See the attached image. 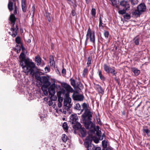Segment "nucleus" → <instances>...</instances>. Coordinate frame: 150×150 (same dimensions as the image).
I'll use <instances>...</instances> for the list:
<instances>
[{
  "mask_svg": "<svg viewBox=\"0 0 150 150\" xmlns=\"http://www.w3.org/2000/svg\"><path fill=\"white\" fill-rule=\"evenodd\" d=\"M20 65L26 75L29 74L32 76L34 75L35 73L34 69L35 65L33 62L27 59H24V61L23 59L20 62Z\"/></svg>",
  "mask_w": 150,
  "mask_h": 150,
  "instance_id": "obj_1",
  "label": "nucleus"
},
{
  "mask_svg": "<svg viewBox=\"0 0 150 150\" xmlns=\"http://www.w3.org/2000/svg\"><path fill=\"white\" fill-rule=\"evenodd\" d=\"M86 39L85 42V45H86L87 42L89 38H90L91 42L93 43L94 45L95 44V34L94 31H91L90 27L88 29L87 34L86 35Z\"/></svg>",
  "mask_w": 150,
  "mask_h": 150,
  "instance_id": "obj_2",
  "label": "nucleus"
},
{
  "mask_svg": "<svg viewBox=\"0 0 150 150\" xmlns=\"http://www.w3.org/2000/svg\"><path fill=\"white\" fill-rule=\"evenodd\" d=\"M10 19L12 24L11 30L12 31L13 33L11 34V35L13 37H15L17 35L18 31L16 30V28L14 27L16 19L15 16L13 14H12L10 15Z\"/></svg>",
  "mask_w": 150,
  "mask_h": 150,
  "instance_id": "obj_3",
  "label": "nucleus"
},
{
  "mask_svg": "<svg viewBox=\"0 0 150 150\" xmlns=\"http://www.w3.org/2000/svg\"><path fill=\"white\" fill-rule=\"evenodd\" d=\"M62 86L65 88L67 91V93L64 94V96L65 97V99H68L71 98L69 97L70 92H72L74 91L73 89L68 84L63 83L62 84Z\"/></svg>",
  "mask_w": 150,
  "mask_h": 150,
  "instance_id": "obj_4",
  "label": "nucleus"
},
{
  "mask_svg": "<svg viewBox=\"0 0 150 150\" xmlns=\"http://www.w3.org/2000/svg\"><path fill=\"white\" fill-rule=\"evenodd\" d=\"M71 98H68V99H65L64 102V108L65 110H66L68 113L69 114L71 113L70 112L69 110L70 109L71 107L72 104L71 103Z\"/></svg>",
  "mask_w": 150,
  "mask_h": 150,
  "instance_id": "obj_5",
  "label": "nucleus"
},
{
  "mask_svg": "<svg viewBox=\"0 0 150 150\" xmlns=\"http://www.w3.org/2000/svg\"><path fill=\"white\" fill-rule=\"evenodd\" d=\"M83 120H91L92 113L90 110H86L82 116Z\"/></svg>",
  "mask_w": 150,
  "mask_h": 150,
  "instance_id": "obj_6",
  "label": "nucleus"
},
{
  "mask_svg": "<svg viewBox=\"0 0 150 150\" xmlns=\"http://www.w3.org/2000/svg\"><path fill=\"white\" fill-rule=\"evenodd\" d=\"M120 5L125 10H129L130 5L129 3L127 1L122 0L120 2Z\"/></svg>",
  "mask_w": 150,
  "mask_h": 150,
  "instance_id": "obj_7",
  "label": "nucleus"
},
{
  "mask_svg": "<svg viewBox=\"0 0 150 150\" xmlns=\"http://www.w3.org/2000/svg\"><path fill=\"white\" fill-rule=\"evenodd\" d=\"M72 97L74 100L82 101L83 100V97L82 95H79L74 93L72 95Z\"/></svg>",
  "mask_w": 150,
  "mask_h": 150,
  "instance_id": "obj_8",
  "label": "nucleus"
},
{
  "mask_svg": "<svg viewBox=\"0 0 150 150\" xmlns=\"http://www.w3.org/2000/svg\"><path fill=\"white\" fill-rule=\"evenodd\" d=\"M56 85L54 83L51 85L48 88L49 93L52 96L54 95L55 93V88Z\"/></svg>",
  "mask_w": 150,
  "mask_h": 150,
  "instance_id": "obj_9",
  "label": "nucleus"
},
{
  "mask_svg": "<svg viewBox=\"0 0 150 150\" xmlns=\"http://www.w3.org/2000/svg\"><path fill=\"white\" fill-rule=\"evenodd\" d=\"M41 81L43 83V84H47L48 85H50V82L48 81L49 78L48 77L43 76L41 77L40 78Z\"/></svg>",
  "mask_w": 150,
  "mask_h": 150,
  "instance_id": "obj_10",
  "label": "nucleus"
},
{
  "mask_svg": "<svg viewBox=\"0 0 150 150\" xmlns=\"http://www.w3.org/2000/svg\"><path fill=\"white\" fill-rule=\"evenodd\" d=\"M90 137L87 136L86 138V141L84 142V145L88 149V146H90L89 144H91V142H92V140L93 139L91 137Z\"/></svg>",
  "mask_w": 150,
  "mask_h": 150,
  "instance_id": "obj_11",
  "label": "nucleus"
},
{
  "mask_svg": "<svg viewBox=\"0 0 150 150\" xmlns=\"http://www.w3.org/2000/svg\"><path fill=\"white\" fill-rule=\"evenodd\" d=\"M70 121L72 124H73L76 123L78 117L76 115L72 114L70 116Z\"/></svg>",
  "mask_w": 150,
  "mask_h": 150,
  "instance_id": "obj_12",
  "label": "nucleus"
},
{
  "mask_svg": "<svg viewBox=\"0 0 150 150\" xmlns=\"http://www.w3.org/2000/svg\"><path fill=\"white\" fill-rule=\"evenodd\" d=\"M91 120H83L84 121V123L86 129H89L91 123Z\"/></svg>",
  "mask_w": 150,
  "mask_h": 150,
  "instance_id": "obj_13",
  "label": "nucleus"
},
{
  "mask_svg": "<svg viewBox=\"0 0 150 150\" xmlns=\"http://www.w3.org/2000/svg\"><path fill=\"white\" fill-rule=\"evenodd\" d=\"M146 7L144 4H141L137 7V9L141 12L144 11Z\"/></svg>",
  "mask_w": 150,
  "mask_h": 150,
  "instance_id": "obj_14",
  "label": "nucleus"
},
{
  "mask_svg": "<svg viewBox=\"0 0 150 150\" xmlns=\"http://www.w3.org/2000/svg\"><path fill=\"white\" fill-rule=\"evenodd\" d=\"M66 91L64 88H62L61 90L57 92V95L58 98L63 97V95L65 93Z\"/></svg>",
  "mask_w": 150,
  "mask_h": 150,
  "instance_id": "obj_15",
  "label": "nucleus"
},
{
  "mask_svg": "<svg viewBox=\"0 0 150 150\" xmlns=\"http://www.w3.org/2000/svg\"><path fill=\"white\" fill-rule=\"evenodd\" d=\"M35 62L37 65L38 66L40 65L42 62V59L39 55H37L35 57Z\"/></svg>",
  "mask_w": 150,
  "mask_h": 150,
  "instance_id": "obj_16",
  "label": "nucleus"
},
{
  "mask_svg": "<svg viewBox=\"0 0 150 150\" xmlns=\"http://www.w3.org/2000/svg\"><path fill=\"white\" fill-rule=\"evenodd\" d=\"M21 6L23 11L25 12L26 11V0H21Z\"/></svg>",
  "mask_w": 150,
  "mask_h": 150,
  "instance_id": "obj_17",
  "label": "nucleus"
},
{
  "mask_svg": "<svg viewBox=\"0 0 150 150\" xmlns=\"http://www.w3.org/2000/svg\"><path fill=\"white\" fill-rule=\"evenodd\" d=\"M103 68L105 71L108 73H110V72L112 69V68L110 67L106 64H104Z\"/></svg>",
  "mask_w": 150,
  "mask_h": 150,
  "instance_id": "obj_18",
  "label": "nucleus"
},
{
  "mask_svg": "<svg viewBox=\"0 0 150 150\" xmlns=\"http://www.w3.org/2000/svg\"><path fill=\"white\" fill-rule=\"evenodd\" d=\"M95 88L99 93H101L102 94L104 93V91L103 89L99 85H96Z\"/></svg>",
  "mask_w": 150,
  "mask_h": 150,
  "instance_id": "obj_19",
  "label": "nucleus"
},
{
  "mask_svg": "<svg viewBox=\"0 0 150 150\" xmlns=\"http://www.w3.org/2000/svg\"><path fill=\"white\" fill-rule=\"evenodd\" d=\"M8 8L10 11H12L13 8V3L12 2L11 0H8Z\"/></svg>",
  "mask_w": 150,
  "mask_h": 150,
  "instance_id": "obj_20",
  "label": "nucleus"
},
{
  "mask_svg": "<svg viewBox=\"0 0 150 150\" xmlns=\"http://www.w3.org/2000/svg\"><path fill=\"white\" fill-rule=\"evenodd\" d=\"M111 2L112 5L114 6L115 7L117 8H119V6L118 5L119 4L118 0H112Z\"/></svg>",
  "mask_w": 150,
  "mask_h": 150,
  "instance_id": "obj_21",
  "label": "nucleus"
},
{
  "mask_svg": "<svg viewBox=\"0 0 150 150\" xmlns=\"http://www.w3.org/2000/svg\"><path fill=\"white\" fill-rule=\"evenodd\" d=\"M83 109L81 110L80 113H78L79 114H80L83 111V110L85 111L86 110H89L88 109V105L86 103H83L82 105Z\"/></svg>",
  "mask_w": 150,
  "mask_h": 150,
  "instance_id": "obj_22",
  "label": "nucleus"
},
{
  "mask_svg": "<svg viewBox=\"0 0 150 150\" xmlns=\"http://www.w3.org/2000/svg\"><path fill=\"white\" fill-rule=\"evenodd\" d=\"M80 132L83 137H85L86 134V130L84 128H81V129Z\"/></svg>",
  "mask_w": 150,
  "mask_h": 150,
  "instance_id": "obj_23",
  "label": "nucleus"
},
{
  "mask_svg": "<svg viewBox=\"0 0 150 150\" xmlns=\"http://www.w3.org/2000/svg\"><path fill=\"white\" fill-rule=\"evenodd\" d=\"M142 12L139 11L137 9V10H135L133 13V14L137 16H139L142 13Z\"/></svg>",
  "mask_w": 150,
  "mask_h": 150,
  "instance_id": "obj_24",
  "label": "nucleus"
},
{
  "mask_svg": "<svg viewBox=\"0 0 150 150\" xmlns=\"http://www.w3.org/2000/svg\"><path fill=\"white\" fill-rule=\"evenodd\" d=\"M50 85H48L47 84H43L41 87L42 90L44 92L45 91H46L47 89V87Z\"/></svg>",
  "mask_w": 150,
  "mask_h": 150,
  "instance_id": "obj_25",
  "label": "nucleus"
},
{
  "mask_svg": "<svg viewBox=\"0 0 150 150\" xmlns=\"http://www.w3.org/2000/svg\"><path fill=\"white\" fill-rule=\"evenodd\" d=\"M132 71L134 73L135 75L136 76H138L140 73V70L137 69L136 68H133L132 69Z\"/></svg>",
  "mask_w": 150,
  "mask_h": 150,
  "instance_id": "obj_26",
  "label": "nucleus"
},
{
  "mask_svg": "<svg viewBox=\"0 0 150 150\" xmlns=\"http://www.w3.org/2000/svg\"><path fill=\"white\" fill-rule=\"evenodd\" d=\"M62 127L63 128L64 130L65 131V132H66L68 130L69 127L66 122H64L63 124Z\"/></svg>",
  "mask_w": 150,
  "mask_h": 150,
  "instance_id": "obj_27",
  "label": "nucleus"
},
{
  "mask_svg": "<svg viewBox=\"0 0 150 150\" xmlns=\"http://www.w3.org/2000/svg\"><path fill=\"white\" fill-rule=\"evenodd\" d=\"M139 36H137L134 38V41L136 45H139Z\"/></svg>",
  "mask_w": 150,
  "mask_h": 150,
  "instance_id": "obj_28",
  "label": "nucleus"
},
{
  "mask_svg": "<svg viewBox=\"0 0 150 150\" xmlns=\"http://www.w3.org/2000/svg\"><path fill=\"white\" fill-rule=\"evenodd\" d=\"M98 75L100 79L103 80L104 81L105 79V78L104 76L102 75L101 71L100 70H98Z\"/></svg>",
  "mask_w": 150,
  "mask_h": 150,
  "instance_id": "obj_29",
  "label": "nucleus"
},
{
  "mask_svg": "<svg viewBox=\"0 0 150 150\" xmlns=\"http://www.w3.org/2000/svg\"><path fill=\"white\" fill-rule=\"evenodd\" d=\"M13 1L14 2V14H16L17 13V7L16 6V2L17 1L18 3V0H13Z\"/></svg>",
  "mask_w": 150,
  "mask_h": 150,
  "instance_id": "obj_30",
  "label": "nucleus"
},
{
  "mask_svg": "<svg viewBox=\"0 0 150 150\" xmlns=\"http://www.w3.org/2000/svg\"><path fill=\"white\" fill-rule=\"evenodd\" d=\"M95 146L94 145L91 144H90V146L88 147V150H94L95 149Z\"/></svg>",
  "mask_w": 150,
  "mask_h": 150,
  "instance_id": "obj_31",
  "label": "nucleus"
},
{
  "mask_svg": "<svg viewBox=\"0 0 150 150\" xmlns=\"http://www.w3.org/2000/svg\"><path fill=\"white\" fill-rule=\"evenodd\" d=\"M88 73V69L85 68L83 70L82 76L83 77H85L86 75H87Z\"/></svg>",
  "mask_w": 150,
  "mask_h": 150,
  "instance_id": "obj_32",
  "label": "nucleus"
},
{
  "mask_svg": "<svg viewBox=\"0 0 150 150\" xmlns=\"http://www.w3.org/2000/svg\"><path fill=\"white\" fill-rule=\"evenodd\" d=\"M62 139L63 142L65 143L67 140V137L65 134H63L62 135Z\"/></svg>",
  "mask_w": 150,
  "mask_h": 150,
  "instance_id": "obj_33",
  "label": "nucleus"
},
{
  "mask_svg": "<svg viewBox=\"0 0 150 150\" xmlns=\"http://www.w3.org/2000/svg\"><path fill=\"white\" fill-rule=\"evenodd\" d=\"M102 146L103 148H105L107 147V142L106 141L104 140L102 142Z\"/></svg>",
  "mask_w": 150,
  "mask_h": 150,
  "instance_id": "obj_34",
  "label": "nucleus"
},
{
  "mask_svg": "<svg viewBox=\"0 0 150 150\" xmlns=\"http://www.w3.org/2000/svg\"><path fill=\"white\" fill-rule=\"evenodd\" d=\"M124 8L123 9L120 10L118 11V13L120 14L123 15L125 14L126 12V10Z\"/></svg>",
  "mask_w": 150,
  "mask_h": 150,
  "instance_id": "obj_35",
  "label": "nucleus"
},
{
  "mask_svg": "<svg viewBox=\"0 0 150 150\" xmlns=\"http://www.w3.org/2000/svg\"><path fill=\"white\" fill-rule=\"evenodd\" d=\"M71 85L74 87H75L76 86V83L74 79H71Z\"/></svg>",
  "mask_w": 150,
  "mask_h": 150,
  "instance_id": "obj_36",
  "label": "nucleus"
},
{
  "mask_svg": "<svg viewBox=\"0 0 150 150\" xmlns=\"http://www.w3.org/2000/svg\"><path fill=\"white\" fill-rule=\"evenodd\" d=\"M75 108L77 110H81V107L79 103H77L76 104Z\"/></svg>",
  "mask_w": 150,
  "mask_h": 150,
  "instance_id": "obj_37",
  "label": "nucleus"
},
{
  "mask_svg": "<svg viewBox=\"0 0 150 150\" xmlns=\"http://www.w3.org/2000/svg\"><path fill=\"white\" fill-rule=\"evenodd\" d=\"M15 41L16 43L19 44L21 43V39L19 37H17L15 39Z\"/></svg>",
  "mask_w": 150,
  "mask_h": 150,
  "instance_id": "obj_38",
  "label": "nucleus"
},
{
  "mask_svg": "<svg viewBox=\"0 0 150 150\" xmlns=\"http://www.w3.org/2000/svg\"><path fill=\"white\" fill-rule=\"evenodd\" d=\"M92 60L91 57H88V61L87 64L88 65V66L91 64V61Z\"/></svg>",
  "mask_w": 150,
  "mask_h": 150,
  "instance_id": "obj_39",
  "label": "nucleus"
},
{
  "mask_svg": "<svg viewBox=\"0 0 150 150\" xmlns=\"http://www.w3.org/2000/svg\"><path fill=\"white\" fill-rule=\"evenodd\" d=\"M81 127V124L79 123H77L76 125H74V128L76 129H78L80 128Z\"/></svg>",
  "mask_w": 150,
  "mask_h": 150,
  "instance_id": "obj_40",
  "label": "nucleus"
},
{
  "mask_svg": "<svg viewBox=\"0 0 150 150\" xmlns=\"http://www.w3.org/2000/svg\"><path fill=\"white\" fill-rule=\"evenodd\" d=\"M88 137H90V138L91 137H92L93 138L92 140H93L94 142L96 143H98L99 142V140L98 139H96V138H94V137L92 136H89Z\"/></svg>",
  "mask_w": 150,
  "mask_h": 150,
  "instance_id": "obj_41",
  "label": "nucleus"
},
{
  "mask_svg": "<svg viewBox=\"0 0 150 150\" xmlns=\"http://www.w3.org/2000/svg\"><path fill=\"white\" fill-rule=\"evenodd\" d=\"M110 73H111L113 75L116 76L117 72L115 71V70L114 69H112L111 71L110 72Z\"/></svg>",
  "mask_w": 150,
  "mask_h": 150,
  "instance_id": "obj_42",
  "label": "nucleus"
},
{
  "mask_svg": "<svg viewBox=\"0 0 150 150\" xmlns=\"http://www.w3.org/2000/svg\"><path fill=\"white\" fill-rule=\"evenodd\" d=\"M91 14L92 15L94 16L96 14V11L95 9L93 8L91 11Z\"/></svg>",
  "mask_w": 150,
  "mask_h": 150,
  "instance_id": "obj_43",
  "label": "nucleus"
},
{
  "mask_svg": "<svg viewBox=\"0 0 150 150\" xmlns=\"http://www.w3.org/2000/svg\"><path fill=\"white\" fill-rule=\"evenodd\" d=\"M104 35L106 38H108L109 35V32L107 31H105Z\"/></svg>",
  "mask_w": 150,
  "mask_h": 150,
  "instance_id": "obj_44",
  "label": "nucleus"
},
{
  "mask_svg": "<svg viewBox=\"0 0 150 150\" xmlns=\"http://www.w3.org/2000/svg\"><path fill=\"white\" fill-rule=\"evenodd\" d=\"M132 4L135 5L138 3V0H130Z\"/></svg>",
  "mask_w": 150,
  "mask_h": 150,
  "instance_id": "obj_45",
  "label": "nucleus"
},
{
  "mask_svg": "<svg viewBox=\"0 0 150 150\" xmlns=\"http://www.w3.org/2000/svg\"><path fill=\"white\" fill-rule=\"evenodd\" d=\"M124 17L125 19L129 20L130 19V16L129 14L127 13L124 16Z\"/></svg>",
  "mask_w": 150,
  "mask_h": 150,
  "instance_id": "obj_46",
  "label": "nucleus"
},
{
  "mask_svg": "<svg viewBox=\"0 0 150 150\" xmlns=\"http://www.w3.org/2000/svg\"><path fill=\"white\" fill-rule=\"evenodd\" d=\"M99 27L100 28V27H103V26L102 25V24H103V23H102V20L101 18V17L100 16L99 18Z\"/></svg>",
  "mask_w": 150,
  "mask_h": 150,
  "instance_id": "obj_47",
  "label": "nucleus"
},
{
  "mask_svg": "<svg viewBox=\"0 0 150 150\" xmlns=\"http://www.w3.org/2000/svg\"><path fill=\"white\" fill-rule=\"evenodd\" d=\"M20 57V58H22V59H25V54L24 52H22L21 54Z\"/></svg>",
  "mask_w": 150,
  "mask_h": 150,
  "instance_id": "obj_48",
  "label": "nucleus"
},
{
  "mask_svg": "<svg viewBox=\"0 0 150 150\" xmlns=\"http://www.w3.org/2000/svg\"><path fill=\"white\" fill-rule=\"evenodd\" d=\"M15 50H17V52L18 53L20 52L21 50V47L20 46H18V47L15 48Z\"/></svg>",
  "mask_w": 150,
  "mask_h": 150,
  "instance_id": "obj_49",
  "label": "nucleus"
},
{
  "mask_svg": "<svg viewBox=\"0 0 150 150\" xmlns=\"http://www.w3.org/2000/svg\"><path fill=\"white\" fill-rule=\"evenodd\" d=\"M90 128L91 129L95 128V125L93 123L91 122V123L90 124Z\"/></svg>",
  "mask_w": 150,
  "mask_h": 150,
  "instance_id": "obj_50",
  "label": "nucleus"
},
{
  "mask_svg": "<svg viewBox=\"0 0 150 150\" xmlns=\"http://www.w3.org/2000/svg\"><path fill=\"white\" fill-rule=\"evenodd\" d=\"M96 135L98 137H100L101 135V131L100 130L96 132Z\"/></svg>",
  "mask_w": 150,
  "mask_h": 150,
  "instance_id": "obj_51",
  "label": "nucleus"
},
{
  "mask_svg": "<svg viewBox=\"0 0 150 150\" xmlns=\"http://www.w3.org/2000/svg\"><path fill=\"white\" fill-rule=\"evenodd\" d=\"M50 62L51 66H54L55 65V63L54 60L50 61Z\"/></svg>",
  "mask_w": 150,
  "mask_h": 150,
  "instance_id": "obj_52",
  "label": "nucleus"
},
{
  "mask_svg": "<svg viewBox=\"0 0 150 150\" xmlns=\"http://www.w3.org/2000/svg\"><path fill=\"white\" fill-rule=\"evenodd\" d=\"M63 100V98L61 97V98H58V102L61 103L62 102Z\"/></svg>",
  "mask_w": 150,
  "mask_h": 150,
  "instance_id": "obj_53",
  "label": "nucleus"
},
{
  "mask_svg": "<svg viewBox=\"0 0 150 150\" xmlns=\"http://www.w3.org/2000/svg\"><path fill=\"white\" fill-rule=\"evenodd\" d=\"M143 130L144 132H145L147 134H148V133H149V130L148 129H144Z\"/></svg>",
  "mask_w": 150,
  "mask_h": 150,
  "instance_id": "obj_54",
  "label": "nucleus"
},
{
  "mask_svg": "<svg viewBox=\"0 0 150 150\" xmlns=\"http://www.w3.org/2000/svg\"><path fill=\"white\" fill-rule=\"evenodd\" d=\"M66 71L65 69L63 68L62 71V73L63 74H66Z\"/></svg>",
  "mask_w": 150,
  "mask_h": 150,
  "instance_id": "obj_55",
  "label": "nucleus"
},
{
  "mask_svg": "<svg viewBox=\"0 0 150 150\" xmlns=\"http://www.w3.org/2000/svg\"><path fill=\"white\" fill-rule=\"evenodd\" d=\"M72 16H74L76 14L75 11L73 10L72 12Z\"/></svg>",
  "mask_w": 150,
  "mask_h": 150,
  "instance_id": "obj_56",
  "label": "nucleus"
},
{
  "mask_svg": "<svg viewBox=\"0 0 150 150\" xmlns=\"http://www.w3.org/2000/svg\"><path fill=\"white\" fill-rule=\"evenodd\" d=\"M97 121L98 123L99 124H101V122H100V118H97Z\"/></svg>",
  "mask_w": 150,
  "mask_h": 150,
  "instance_id": "obj_57",
  "label": "nucleus"
},
{
  "mask_svg": "<svg viewBox=\"0 0 150 150\" xmlns=\"http://www.w3.org/2000/svg\"><path fill=\"white\" fill-rule=\"evenodd\" d=\"M58 105L59 108H61L62 106V104L61 103L58 102Z\"/></svg>",
  "mask_w": 150,
  "mask_h": 150,
  "instance_id": "obj_58",
  "label": "nucleus"
},
{
  "mask_svg": "<svg viewBox=\"0 0 150 150\" xmlns=\"http://www.w3.org/2000/svg\"><path fill=\"white\" fill-rule=\"evenodd\" d=\"M54 60V59L53 56L50 57V62L51 61H53Z\"/></svg>",
  "mask_w": 150,
  "mask_h": 150,
  "instance_id": "obj_59",
  "label": "nucleus"
},
{
  "mask_svg": "<svg viewBox=\"0 0 150 150\" xmlns=\"http://www.w3.org/2000/svg\"><path fill=\"white\" fill-rule=\"evenodd\" d=\"M67 1L71 5L73 4V2L71 0H67Z\"/></svg>",
  "mask_w": 150,
  "mask_h": 150,
  "instance_id": "obj_60",
  "label": "nucleus"
},
{
  "mask_svg": "<svg viewBox=\"0 0 150 150\" xmlns=\"http://www.w3.org/2000/svg\"><path fill=\"white\" fill-rule=\"evenodd\" d=\"M32 8L33 9V10L32 11V12L33 13V14H34V12H35V7H34V6H33L32 7Z\"/></svg>",
  "mask_w": 150,
  "mask_h": 150,
  "instance_id": "obj_61",
  "label": "nucleus"
},
{
  "mask_svg": "<svg viewBox=\"0 0 150 150\" xmlns=\"http://www.w3.org/2000/svg\"><path fill=\"white\" fill-rule=\"evenodd\" d=\"M94 150H101V149L100 147H96L95 148Z\"/></svg>",
  "mask_w": 150,
  "mask_h": 150,
  "instance_id": "obj_62",
  "label": "nucleus"
},
{
  "mask_svg": "<svg viewBox=\"0 0 150 150\" xmlns=\"http://www.w3.org/2000/svg\"><path fill=\"white\" fill-rule=\"evenodd\" d=\"M45 71H49V70H50V68L49 67H45Z\"/></svg>",
  "mask_w": 150,
  "mask_h": 150,
  "instance_id": "obj_63",
  "label": "nucleus"
},
{
  "mask_svg": "<svg viewBox=\"0 0 150 150\" xmlns=\"http://www.w3.org/2000/svg\"><path fill=\"white\" fill-rule=\"evenodd\" d=\"M115 80L117 83H119V81L118 79L117 78V77H115L114 78Z\"/></svg>",
  "mask_w": 150,
  "mask_h": 150,
  "instance_id": "obj_64",
  "label": "nucleus"
}]
</instances>
